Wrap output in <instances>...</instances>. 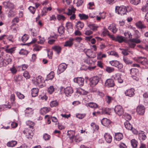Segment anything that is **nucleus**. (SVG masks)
<instances>
[{
    "instance_id": "nucleus-49",
    "label": "nucleus",
    "mask_w": 148,
    "mask_h": 148,
    "mask_svg": "<svg viewBox=\"0 0 148 148\" xmlns=\"http://www.w3.org/2000/svg\"><path fill=\"white\" fill-rule=\"evenodd\" d=\"M58 102L56 101H53L50 102V106L51 107H56L58 105Z\"/></svg>"
},
{
    "instance_id": "nucleus-8",
    "label": "nucleus",
    "mask_w": 148,
    "mask_h": 148,
    "mask_svg": "<svg viewBox=\"0 0 148 148\" xmlns=\"http://www.w3.org/2000/svg\"><path fill=\"white\" fill-rule=\"evenodd\" d=\"M134 88H131L126 90L125 92V94L126 96L132 97L134 95Z\"/></svg>"
},
{
    "instance_id": "nucleus-61",
    "label": "nucleus",
    "mask_w": 148,
    "mask_h": 148,
    "mask_svg": "<svg viewBox=\"0 0 148 148\" xmlns=\"http://www.w3.org/2000/svg\"><path fill=\"white\" fill-rule=\"evenodd\" d=\"M141 10L143 12H146L148 11V4H146L143 6L141 9Z\"/></svg>"
},
{
    "instance_id": "nucleus-54",
    "label": "nucleus",
    "mask_w": 148,
    "mask_h": 148,
    "mask_svg": "<svg viewBox=\"0 0 148 148\" xmlns=\"http://www.w3.org/2000/svg\"><path fill=\"white\" fill-rule=\"evenodd\" d=\"M16 93L17 97L20 99H23L25 97V96L19 92H16Z\"/></svg>"
},
{
    "instance_id": "nucleus-45",
    "label": "nucleus",
    "mask_w": 148,
    "mask_h": 148,
    "mask_svg": "<svg viewBox=\"0 0 148 148\" xmlns=\"http://www.w3.org/2000/svg\"><path fill=\"white\" fill-rule=\"evenodd\" d=\"M116 41L119 43H121L124 41V39L122 36H117L116 37Z\"/></svg>"
},
{
    "instance_id": "nucleus-25",
    "label": "nucleus",
    "mask_w": 148,
    "mask_h": 148,
    "mask_svg": "<svg viewBox=\"0 0 148 148\" xmlns=\"http://www.w3.org/2000/svg\"><path fill=\"white\" fill-rule=\"evenodd\" d=\"M84 23L83 22L79 21L76 23L77 27L78 30L81 29L84 27Z\"/></svg>"
},
{
    "instance_id": "nucleus-10",
    "label": "nucleus",
    "mask_w": 148,
    "mask_h": 148,
    "mask_svg": "<svg viewBox=\"0 0 148 148\" xmlns=\"http://www.w3.org/2000/svg\"><path fill=\"white\" fill-rule=\"evenodd\" d=\"M101 122L103 125L108 127L110 125L111 121L107 118H103L101 120Z\"/></svg>"
},
{
    "instance_id": "nucleus-50",
    "label": "nucleus",
    "mask_w": 148,
    "mask_h": 148,
    "mask_svg": "<svg viewBox=\"0 0 148 148\" xmlns=\"http://www.w3.org/2000/svg\"><path fill=\"white\" fill-rule=\"evenodd\" d=\"M127 42L129 47L130 48H134L136 45V44L130 41V39L128 40Z\"/></svg>"
},
{
    "instance_id": "nucleus-9",
    "label": "nucleus",
    "mask_w": 148,
    "mask_h": 148,
    "mask_svg": "<svg viewBox=\"0 0 148 148\" xmlns=\"http://www.w3.org/2000/svg\"><path fill=\"white\" fill-rule=\"evenodd\" d=\"M73 81L77 83L80 86H82L84 84V79L82 77H79L75 78Z\"/></svg>"
},
{
    "instance_id": "nucleus-16",
    "label": "nucleus",
    "mask_w": 148,
    "mask_h": 148,
    "mask_svg": "<svg viewBox=\"0 0 148 148\" xmlns=\"http://www.w3.org/2000/svg\"><path fill=\"white\" fill-rule=\"evenodd\" d=\"M33 109L31 108H26L25 111V115L26 116H28L30 115L33 114Z\"/></svg>"
},
{
    "instance_id": "nucleus-21",
    "label": "nucleus",
    "mask_w": 148,
    "mask_h": 148,
    "mask_svg": "<svg viewBox=\"0 0 148 148\" xmlns=\"http://www.w3.org/2000/svg\"><path fill=\"white\" fill-rule=\"evenodd\" d=\"M39 90L37 88H34L32 90L31 94L32 96L35 97L37 96L38 92Z\"/></svg>"
},
{
    "instance_id": "nucleus-47",
    "label": "nucleus",
    "mask_w": 148,
    "mask_h": 148,
    "mask_svg": "<svg viewBox=\"0 0 148 148\" xmlns=\"http://www.w3.org/2000/svg\"><path fill=\"white\" fill-rule=\"evenodd\" d=\"M29 36L27 34H25L22 37L21 40L23 42H25L28 40L29 38Z\"/></svg>"
},
{
    "instance_id": "nucleus-20",
    "label": "nucleus",
    "mask_w": 148,
    "mask_h": 148,
    "mask_svg": "<svg viewBox=\"0 0 148 148\" xmlns=\"http://www.w3.org/2000/svg\"><path fill=\"white\" fill-rule=\"evenodd\" d=\"M67 133L70 139L73 140L75 135V131L73 130H69L68 131Z\"/></svg>"
},
{
    "instance_id": "nucleus-12",
    "label": "nucleus",
    "mask_w": 148,
    "mask_h": 148,
    "mask_svg": "<svg viewBox=\"0 0 148 148\" xmlns=\"http://www.w3.org/2000/svg\"><path fill=\"white\" fill-rule=\"evenodd\" d=\"M23 133L26 134L27 138L29 139H31L34 135V133L32 130H29L28 131H23Z\"/></svg>"
},
{
    "instance_id": "nucleus-11",
    "label": "nucleus",
    "mask_w": 148,
    "mask_h": 148,
    "mask_svg": "<svg viewBox=\"0 0 148 148\" xmlns=\"http://www.w3.org/2000/svg\"><path fill=\"white\" fill-rule=\"evenodd\" d=\"M136 111L139 114L143 115L145 112L144 106L141 105L138 106L137 108Z\"/></svg>"
},
{
    "instance_id": "nucleus-64",
    "label": "nucleus",
    "mask_w": 148,
    "mask_h": 148,
    "mask_svg": "<svg viewBox=\"0 0 148 148\" xmlns=\"http://www.w3.org/2000/svg\"><path fill=\"white\" fill-rule=\"evenodd\" d=\"M114 69L113 68L108 66L107 67L106 69V71L109 73L113 72L114 71Z\"/></svg>"
},
{
    "instance_id": "nucleus-7",
    "label": "nucleus",
    "mask_w": 148,
    "mask_h": 148,
    "mask_svg": "<svg viewBox=\"0 0 148 148\" xmlns=\"http://www.w3.org/2000/svg\"><path fill=\"white\" fill-rule=\"evenodd\" d=\"M64 92L66 96H71L73 92L72 88L71 87H67L64 89Z\"/></svg>"
},
{
    "instance_id": "nucleus-58",
    "label": "nucleus",
    "mask_w": 148,
    "mask_h": 148,
    "mask_svg": "<svg viewBox=\"0 0 148 148\" xmlns=\"http://www.w3.org/2000/svg\"><path fill=\"white\" fill-rule=\"evenodd\" d=\"M119 61L117 60H112L109 63L112 66H116L118 64Z\"/></svg>"
},
{
    "instance_id": "nucleus-35",
    "label": "nucleus",
    "mask_w": 148,
    "mask_h": 148,
    "mask_svg": "<svg viewBox=\"0 0 148 148\" xmlns=\"http://www.w3.org/2000/svg\"><path fill=\"white\" fill-rule=\"evenodd\" d=\"M131 144L133 148H136L138 145L137 141L135 139H132L131 141Z\"/></svg>"
},
{
    "instance_id": "nucleus-51",
    "label": "nucleus",
    "mask_w": 148,
    "mask_h": 148,
    "mask_svg": "<svg viewBox=\"0 0 148 148\" xmlns=\"http://www.w3.org/2000/svg\"><path fill=\"white\" fill-rule=\"evenodd\" d=\"M130 2L132 4L137 5L140 2V0H130Z\"/></svg>"
},
{
    "instance_id": "nucleus-1",
    "label": "nucleus",
    "mask_w": 148,
    "mask_h": 148,
    "mask_svg": "<svg viewBox=\"0 0 148 148\" xmlns=\"http://www.w3.org/2000/svg\"><path fill=\"white\" fill-rule=\"evenodd\" d=\"M115 12L116 13L121 15L126 14L127 12L126 7L123 5L116 6L115 7Z\"/></svg>"
},
{
    "instance_id": "nucleus-40",
    "label": "nucleus",
    "mask_w": 148,
    "mask_h": 148,
    "mask_svg": "<svg viewBox=\"0 0 148 148\" xmlns=\"http://www.w3.org/2000/svg\"><path fill=\"white\" fill-rule=\"evenodd\" d=\"M124 35L127 39H131L132 38V36L130 32H125Z\"/></svg>"
},
{
    "instance_id": "nucleus-14",
    "label": "nucleus",
    "mask_w": 148,
    "mask_h": 148,
    "mask_svg": "<svg viewBox=\"0 0 148 148\" xmlns=\"http://www.w3.org/2000/svg\"><path fill=\"white\" fill-rule=\"evenodd\" d=\"M74 39L73 38H69V40L66 41L65 44L64 45V47H71L73 45V42Z\"/></svg>"
},
{
    "instance_id": "nucleus-5",
    "label": "nucleus",
    "mask_w": 148,
    "mask_h": 148,
    "mask_svg": "<svg viewBox=\"0 0 148 148\" xmlns=\"http://www.w3.org/2000/svg\"><path fill=\"white\" fill-rule=\"evenodd\" d=\"M44 82L45 80L41 76L39 75L36 77V82L39 87H42Z\"/></svg>"
},
{
    "instance_id": "nucleus-19",
    "label": "nucleus",
    "mask_w": 148,
    "mask_h": 148,
    "mask_svg": "<svg viewBox=\"0 0 148 148\" xmlns=\"http://www.w3.org/2000/svg\"><path fill=\"white\" fill-rule=\"evenodd\" d=\"M86 106L92 108H97L98 106L96 103L94 102H89L86 103Z\"/></svg>"
},
{
    "instance_id": "nucleus-13",
    "label": "nucleus",
    "mask_w": 148,
    "mask_h": 148,
    "mask_svg": "<svg viewBox=\"0 0 148 148\" xmlns=\"http://www.w3.org/2000/svg\"><path fill=\"white\" fill-rule=\"evenodd\" d=\"M104 138L107 143H111L112 138L110 134L108 133H105L104 135Z\"/></svg>"
},
{
    "instance_id": "nucleus-42",
    "label": "nucleus",
    "mask_w": 148,
    "mask_h": 148,
    "mask_svg": "<svg viewBox=\"0 0 148 148\" xmlns=\"http://www.w3.org/2000/svg\"><path fill=\"white\" fill-rule=\"evenodd\" d=\"M139 138L140 140H144L146 138V136L144 133H139Z\"/></svg>"
},
{
    "instance_id": "nucleus-48",
    "label": "nucleus",
    "mask_w": 148,
    "mask_h": 148,
    "mask_svg": "<svg viewBox=\"0 0 148 148\" xmlns=\"http://www.w3.org/2000/svg\"><path fill=\"white\" fill-rule=\"evenodd\" d=\"M65 28L63 26L60 27L58 29V31L59 34H62L64 33Z\"/></svg>"
},
{
    "instance_id": "nucleus-6",
    "label": "nucleus",
    "mask_w": 148,
    "mask_h": 148,
    "mask_svg": "<svg viewBox=\"0 0 148 148\" xmlns=\"http://www.w3.org/2000/svg\"><path fill=\"white\" fill-rule=\"evenodd\" d=\"M105 85V86L108 87H112L114 86L115 84L112 79H109L106 81Z\"/></svg>"
},
{
    "instance_id": "nucleus-30",
    "label": "nucleus",
    "mask_w": 148,
    "mask_h": 148,
    "mask_svg": "<svg viewBox=\"0 0 148 148\" xmlns=\"http://www.w3.org/2000/svg\"><path fill=\"white\" fill-rule=\"evenodd\" d=\"M78 16L81 20H86L87 19L88 17V15H86L84 14H78Z\"/></svg>"
},
{
    "instance_id": "nucleus-28",
    "label": "nucleus",
    "mask_w": 148,
    "mask_h": 148,
    "mask_svg": "<svg viewBox=\"0 0 148 148\" xmlns=\"http://www.w3.org/2000/svg\"><path fill=\"white\" fill-rule=\"evenodd\" d=\"M145 58L143 57H139L137 58H135L134 60L137 62L140 63L142 65L143 62H144V60H145Z\"/></svg>"
},
{
    "instance_id": "nucleus-15",
    "label": "nucleus",
    "mask_w": 148,
    "mask_h": 148,
    "mask_svg": "<svg viewBox=\"0 0 148 148\" xmlns=\"http://www.w3.org/2000/svg\"><path fill=\"white\" fill-rule=\"evenodd\" d=\"M23 77L21 75H16L14 77V82L16 83L20 84V82L23 80Z\"/></svg>"
},
{
    "instance_id": "nucleus-60",
    "label": "nucleus",
    "mask_w": 148,
    "mask_h": 148,
    "mask_svg": "<svg viewBox=\"0 0 148 148\" xmlns=\"http://www.w3.org/2000/svg\"><path fill=\"white\" fill-rule=\"evenodd\" d=\"M51 136L50 135L48 134H47L45 133L43 135V138L45 140H49Z\"/></svg>"
},
{
    "instance_id": "nucleus-62",
    "label": "nucleus",
    "mask_w": 148,
    "mask_h": 148,
    "mask_svg": "<svg viewBox=\"0 0 148 148\" xmlns=\"http://www.w3.org/2000/svg\"><path fill=\"white\" fill-rule=\"evenodd\" d=\"M112 99V98L111 97L107 96L105 100L109 104L111 102Z\"/></svg>"
},
{
    "instance_id": "nucleus-27",
    "label": "nucleus",
    "mask_w": 148,
    "mask_h": 148,
    "mask_svg": "<svg viewBox=\"0 0 148 148\" xmlns=\"http://www.w3.org/2000/svg\"><path fill=\"white\" fill-rule=\"evenodd\" d=\"M52 49L58 54L60 53L61 50V47L59 46H53L52 47Z\"/></svg>"
},
{
    "instance_id": "nucleus-31",
    "label": "nucleus",
    "mask_w": 148,
    "mask_h": 148,
    "mask_svg": "<svg viewBox=\"0 0 148 148\" xmlns=\"http://www.w3.org/2000/svg\"><path fill=\"white\" fill-rule=\"evenodd\" d=\"M29 31L31 32V35L33 36H36L38 34V31L34 28L30 29Z\"/></svg>"
},
{
    "instance_id": "nucleus-53",
    "label": "nucleus",
    "mask_w": 148,
    "mask_h": 148,
    "mask_svg": "<svg viewBox=\"0 0 148 148\" xmlns=\"http://www.w3.org/2000/svg\"><path fill=\"white\" fill-rule=\"evenodd\" d=\"M123 60L124 62L126 64H131L132 62L131 61L129 60L128 58L126 57H124L123 58Z\"/></svg>"
},
{
    "instance_id": "nucleus-52",
    "label": "nucleus",
    "mask_w": 148,
    "mask_h": 148,
    "mask_svg": "<svg viewBox=\"0 0 148 148\" xmlns=\"http://www.w3.org/2000/svg\"><path fill=\"white\" fill-rule=\"evenodd\" d=\"M108 53L109 55L114 56L116 57H119V56L118 54L114 51H111L108 52Z\"/></svg>"
},
{
    "instance_id": "nucleus-17",
    "label": "nucleus",
    "mask_w": 148,
    "mask_h": 148,
    "mask_svg": "<svg viewBox=\"0 0 148 148\" xmlns=\"http://www.w3.org/2000/svg\"><path fill=\"white\" fill-rule=\"evenodd\" d=\"M106 55L105 54H102L101 51L97 53V58L98 60H101L103 58H106Z\"/></svg>"
},
{
    "instance_id": "nucleus-44",
    "label": "nucleus",
    "mask_w": 148,
    "mask_h": 148,
    "mask_svg": "<svg viewBox=\"0 0 148 148\" xmlns=\"http://www.w3.org/2000/svg\"><path fill=\"white\" fill-rule=\"evenodd\" d=\"M27 125L30 128H33L34 126L35 123L34 122L30 121H28L26 122Z\"/></svg>"
},
{
    "instance_id": "nucleus-18",
    "label": "nucleus",
    "mask_w": 148,
    "mask_h": 148,
    "mask_svg": "<svg viewBox=\"0 0 148 148\" xmlns=\"http://www.w3.org/2000/svg\"><path fill=\"white\" fill-rule=\"evenodd\" d=\"M130 73L132 76H137L138 74V70L136 68H132L130 70Z\"/></svg>"
},
{
    "instance_id": "nucleus-4",
    "label": "nucleus",
    "mask_w": 148,
    "mask_h": 148,
    "mask_svg": "<svg viewBox=\"0 0 148 148\" xmlns=\"http://www.w3.org/2000/svg\"><path fill=\"white\" fill-rule=\"evenodd\" d=\"M67 67V65L65 63L60 64L58 67V73L59 74L63 72Z\"/></svg>"
},
{
    "instance_id": "nucleus-41",
    "label": "nucleus",
    "mask_w": 148,
    "mask_h": 148,
    "mask_svg": "<svg viewBox=\"0 0 148 148\" xmlns=\"http://www.w3.org/2000/svg\"><path fill=\"white\" fill-rule=\"evenodd\" d=\"M15 49L14 47L11 48H6L5 49V51L7 53H10L11 54L14 53Z\"/></svg>"
},
{
    "instance_id": "nucleus-3",
    "label": "nucleus",
    "mask_w": 148,
    "mask_h": 148,
    "mask_svg": "<svg viewBox=\"0 0 148 148\" xmlns=\"http://www.w3.org/2000/svg\"><path fill=\"white\" fill-rule=\"evenodd\" d=\"M114 110L116 114L119 116L123 114L124 113L123 108L120 105L116 106L114 108Z\"/></svg>"
},
{
    "instance_id": "nucleus-38",
    "label": "nucleus",
    "mask_w": 148,
    "mask_h": 148,
    "mask_svg": "<svg viewBox=\"0 0 148 148\" xmlns=\"http://www.w3.org/2000/svg\"><path fill=\"white\" fill-rule=\"evenodd\" d=\"M85 52L88 58L92 57V56L93 53V51L91 50L90 49H87L86 51H85Z\"/></svg>"
},
{
    "instance_id": "nucleus-57",
    "label": "nucleus",
    "mask_w": 148,
    "mask_h": 148,
    "mask_svg": "<svg viewBox=\"0 0 148 148\" xmlns=\"http://www.w3.org/2000/svg\"><path fill=\"white\" fill-rule=\"evenodd\" d=\"M28 66L27 65L24 64L21 66H19V69L20 70L24 71L26 70Z\"/></svg>"
},
{
    "instance_id": "nucleus-32",
    "label": "nucleus",
    "mask_w": 148,
    "mask_h": 148,
    "mask_svg": "<svg viewBox=\"0 0 148 148\" xmlns=\"http://www.w3.org/2000/svg\"><path fill=\"white\" fill-rule=\"evenodd\" d=\"M54 73L53 72H51L48 75H47L46 80H49L52 79L54 77Z\"/></svg>"
},
{
    "instance_id": "nucleus-63",
    "label": "nucleus",
    "mask_w": 148,
    "mask_h": 148,
    "mask_svg": "<svg viewBox=\"0 0 148 148\" xmlns=\"http://www.w3.org/2000/svg\"><path fill=\"white\" fill-rule=\"evenodd\" d=\"M90 125L92 127L94 130H97L99 129L98 126V125H97L94 123H91Z\"/></svg>"
},
{
    "instance_id": "nucleus-22",
    "label": "nucleus",
    "mask_w": 148,
    "mask_h": 148,
    "mask_svg": "<svg viewBox=\"0 0 148 148\" xmlns=\"http://www.w3.org/2000/svg\"><path fill=\"white\" fill-rule=\"evenodd\" d=\"M3 5L6 8H13V5L9 1L5 2H3Z\"/></svg>"
},
{
    "instance_id": "nucleus-36",
    "label": "nucleus",
    "mask_w": 148,
    "mask_h": 148,
    "mask_svg": "<svg viewBox=\"0 0 148 148\" xmlns=\"http://www.w3.org/2000/svg\"><path fill=\"white\" fill-rule=\"evenodd\" d=\"M88 26L90 29L93 31H95L97 30L98 26L97 25L95 24H91L88 25Z\"/></svg>"
},
{
    "instance_id": "nucleus-33",
    "label": "nucleus",
    "mask_w": 148,
    "mask_h": 148,
    "mask_svg": "<svg viewBox=\"0 0 148 148\" xmlns=\"http://www.w3.org/2000/svg\"><path fill=\"white\" fill-rule=\"evenodd\" d=\"M102 112L103 114H110L111 113V109L108 108H103Z\"/></svg>"
},
{
    "instance_id": "nucleus-2",
    "label": "nucleus",
    "mask_w": 148,
    "mask_h": 148,
    "mask_svg": "<svg viewBox=\"0 0 148 148\" xmlns=\"http://www.w3.org/2000/svg\"><path fill=\"white\" fill-rule=\"evenodd\" d=\"M99 77L97 76H95L90 78V85L91 87H93L98 83L99 81Z\"/></svg>"
},
{
    "instance_id": "nucleus-24",
    "label": "nucleus",
    "mask_w": 148,
    "mask_h": 148,
    "mask_svg": "<svg viewBox=\"0 0 148 148\" xmlns=\"http://www.w3.org/2000/svg\"><path fill=\"white\" fill-rule=\"evenodd\" d=\"M113 77L115 80L117 79L118 82L120 83H122L123 82V80L118 74H115L113 76Z\"/></svg>"
},
{
    "instance_id": "nucleus-34",
    "label": "nucleus",
    "mask_w": 148,
    "mask_h": 148,
    "mask_svg": "<svg viewBox=\"0 0 148 148\" xmlns=\"http://www.w3.org/2000/svg\"><path fill=\"white\" fill-rule=\"evenodd\" d=\"M17 142L15 140H12L9 142L7 144L8 146L9 147H13L16 144Z\"/></svg>"
},
{
    "instance_id": "nucleus-23",
    "label": "nucleus",
    "mask_w": 148,
    "mask_h": 148,
    "mask_svg": "<svg viewBox=\"0 0 148 148\" xmlns=\"http://www.w3.org/2000/svg\"><path fill=\"white\" fill-rule=\"evenodd\" d=\"M124 125L125 127L127 130H132L133 127L131 125L129 121H127L124 123Z\"/></svg>"
},
{
    "instance_id": "nucleus-29",
    "label": "nucleus",
    "mask_w": 148,
    "mask_h": 148,
    "mask_svg": "<svg viewBox=\"0 0 148 148\" xmlns=\"http://www.w3.org/2000/svg\"><path fill=\"white\" fill-rule=\"evenodd\" d=\"M136 25L137 27L140 29L145 28L146 27V26L142 24L141 21H139L137 22L136 24Z\"/></svg>"
},
{
    "instance_id": "nucleus-26",
    "label": "nucleus",
    "mask_w": 148,
    "mask_h": 148,
    "mask_svg": "<svg viewBox=\"0 0 148 148\" xmlns=\"http://www.w3.org/2000/svg\"><path fill=\"white\" fill-rule=\"evenodd\" d=\"M123 137V135L121 133H116L115 134V138L116 140L119 141L122 139Z\"/></svg>"
},
{
    "instance_id": "nucleus-55",
    "label": "nucleus",
    "mask_w": 148,
    "mask_h": 148,
    "mask_svg": "<svg viewBox=\"0 0 148 148\" xmlns=\"http://www.w3.org/2000/svg\"><path fill=\"white\" fill-rule=\"evenodd\" d=\"M66 27L67 30L69 29H72L73 25L72 23L71 22L67 23L66 25Z\"/></svg>"
},
{
    "instance_id": "nucleus-59",
    "label": "nucleus",
    "mask_w": 148,
    "mask_h": 148,
    "mask_svg": "<svg viewBox=\"0 0 148 148\" xmlns=\"http://www.w3.org/2000/svg\"><path fill=\"white\" fill-rule=\"evenodd\" d=\"M57 18L58 20L64 21L65 19V17L62 15L61 14L58 15L57 16Z\"/></svg>"
},
{
    "instance_id": "nucleus-46",
    "label": "nucleus",
    "mask_w": 148,
    "mask_h": 148,
    "mask_svg": "<svg viewBox=\"0 0 148 148\" xmlns=\"http://www.w3.org/2000/svg\"><path fill=\"white\" fill-rule=\"evenodd\" d=\"M5 60L7 62V64H9L10 63L12 60V59L9 55H6V57L5 58Z\"/></svg>"
},
{
    "instance_id": "nucleus-37",
    "label": "nucleus",
    "mask_w": 148,
    "mask_h": 148,
    "mask_svg": "<svg viewBox=\"0 0 148 148\" xmlns=\"http://www.w3.org/2000/svg\"><path fill=\"white\" fill-rule=\"evenodd\" d=\"M49 111V108L47 107H44L41 109L40 110L41 114H46Z\"/></svg>"
},
{
    "instance_id": "nucleus-56",
    "label": "nucleus",
    "mask_w": 148,
    "mask_h": 148,
    "mask_svg": "<svg viewBox=\"0 0 148 148\" xmlns=\"http://www.w3.org/2000/svg\"><path fill=\"white\" fill-rule=\"evenodd\" d=\"M10 100L12 104L15 103V95L14 94H12L11 95Z\"/></svg>"
},
{
    "instance_id": "nucleus-39",
    "label": "nucleus",
    "mask_w": 148,
    "mask_h": 148,
    "mask_svg": "<svg viewBox=\"0 0 148 148\" xmlns=\"http://www.w3.org/2000/svg\"><path fill=\"white\" fill-rule=\"evenodd\" d=\"M108 28L109 30H111L114 33H115L117 31V29L115 26H113L112 25H110L108 27Z\"/></svg>"
},
{
    "instance_id": "nucleus-43",
    "label": "nucleus",
    "mask_w": 148,
    "mask_h": 148,
    "mask_svg": "<svg viewBox=\"0 0 148 148\" xmlns=\"http://www.w3.org/2000/svg\"><path fill=\"white\" fill-rule=\"evenodd\" d=\"M130 39V41L133 42L135 44H138L140 43L141 42V40L139 39L134 38H131Z\"/></svg>"
}]
</instances>
